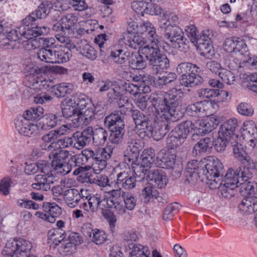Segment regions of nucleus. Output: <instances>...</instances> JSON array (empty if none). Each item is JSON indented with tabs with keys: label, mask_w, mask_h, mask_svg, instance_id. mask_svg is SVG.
<instances>
[{
	"label": "nucleus",
	"mask_w": 257,
	"mask_h": 257,
	"mask_svg": "<svg viewBox=\"0 0 257 257\" xmlns=\"http://www.w3.org/2000/svg\"><path fill=\"white\" fill-rule=\"evenodd\" d=\"M44 211L49 214L48 222L54 223L56 218L58 217L62 213V209L55 203H45L43 205Z\"/></svg>",
	"instance_id": "37998d69"
},
{
	"label": "nucleus",
	"mask_w": 257,
	"mask_h": 257,
	"mask_svg": "<svg viewBox=\"0 0 257 257\" xmlns=\"http://www.w3.org/2000/svg\"><path fill=\"white\" fill-rule=\"evenodd\" d=\"M83 242V239L80 234L75 232H70L60 246V251L64 254H69Z\"/></svg>",
	"instance_id": "412c9836"
},
{
	"label": "nucleus",
	"mask_w": 257,
	"mask_h": 257,
	"mask_svg": "<svg viewBox=\"0 0 257 257\" xmlns=\"http://www.w3.org/2000/svg\"><path fill=\"white\" fill-rule=\"evenodd\" d=\"M248 167H241L236 169L237 174L239 176L240 184L242 188H244L247 190H254L252 185L250 184L249 180L252 177V173L250 171L249 166Z\"/></svg>",
	"instance_id": "473e14b6"
},
{
	"label": "nucleus",
	"mask_w": 257,
	"mask_h": 257,
	"mask_svg": "<svg viewBox=\"0 0 257 257\" xmlns=\"http://www.w3.org/2000/svg\"><path fill=\"white\" fill-rule=\"evenodd\" d=\"M66 236L65 232H60L57 229H51L47 233V242L51 246L55 247L64 241Z\"/></svg>",
	"instance_id": "49530a36"
},
{
	"label": "nucleus",
	"mask_w": 257,
	"mask_h": 257,
	"mask_svg": "<svg viewBox=\"0 0 257 257\" xmlns=\"http://www.w3.org/2000/svg\"><path fill=\"white\" fill-rule=\"evenodd\" d=\"M144 148V143L140 140L132 139L128 143L125 154L124 155V162L130 164L131 166L138 161L140 151Z\"/></svg>",
	"instance_id": "6ab92c4d"
},
{
	"label": "nucleus",
	"mask_w": 257,
	"mask_h": 257,
	"mask_svg": "<svg viewBox=\"0 0 257 257\" xmlns=\"http://www.w3.org/2000/svg\"><path fill=\"white\" fill-rule=\"evenodd\" d=\"M57 122L58 117L56 115L48 113L43 115L38 124L40 130H48L56 126Z\"/></svg>",
	"instance_id": "79ce46f5"
},
{
	"label": "nucleus",
	"mask_w": 257,
	"mask_h": 257,
	"mask_svg": "<svg viewBox=\"0 0 257 257\" xmlns=\"http://www.w3.org/2000/svg\"><path fill=\"white\" fill-rule=\"evenodd\" d=\"M241 140L237 143L231 144L233 146V151L234 157L242 163H246L247 166L250 167L253 164V160L247 155V153L244 151L240 143Z\"/></svg>",
	"instance_id": "e433bc0d"
},
{
	"label": "nucleus",
	"mask_w": 257,
	"mask_h": 257,
	"mask_svg": "<svg viewBox=\"0 0 257 257\" xmlns=\"http://www.w3.org/2000/svg\"><path fill=\"white\" fill-rule=\"evenodd\" d=\"M65 46H60L54 51V57L56 59L54 63H63L68 62L72 56L71 49Z\"/></svg>",
	"instance_id": "c03bdc74"
},
{
	"label": "nucleus",
	"mask_w": 257,
	"mask_h": 257,
	"mask_svg": "<svg viewBox=\"0 0 257 257\" xmlns=\"http://www.w3.org/2000/svg\"><path fill=\"white\" fill-rule=\"evenodd\" d=\"M72 138L73 140L74 147L78 150L82 149L90 141L88 137L78 132L74 133Z\"/></svg>",
	"instance_id": "338daca9"
},
{
	"label": "nucleus",
	"mask_w": 257,
	"mask_h": 257,
	"mask_svg": "<svg viewBox=\"0 0 257 257\" xmlns=\"http://www.w3.org/2000/svg\"><path fill=\"white\" fill-rule=\"evenodd\" d=\"M24 79V83L26 86L30 88L29 91L33 94H36L34 97V101L36 104H43L45 102L50 101L52 100V97L47 94L45 91L47 90H35L31 86L27 85L26 83V75Z\"/></svg>",
	"instance_id": "de8ad7c7"
},
{
	"label": "nucleus",
	"mask_w": 257,
	"mask_h": 257,
	"mask_svg": "<svg viewBox=\"0 0 257 257\" xmlns=\"http://www.w3.org/2000/svg\"><path fill=\"white\" fill-rule=\"evenodd\" d=\"M130 166V164L123 162L114 169L115 172L120 171L117 174L116 180V183L118 186L122 184L123 182L126 181V179L127 180L130 174L132 173V169L131 168Z\"/></svg>",
	"instance_id": "ea45409f"
},
{
	"label": "nucleus",
	"mask_w": 257,
	"mask_h": 257,
	"mask_svg": "<svg viewBox=\"0 0 257 257\" xmlns=\"http://www.w3.org/2000/svg\"><path fill=\"white\" fill-rule=\"evenodd\" d=\"M148 177L158 188H164L167 184L168 179L166 175L162 169H158L152 171L149 174Z\"/></svg>",
	"instance_id": "58836bf2"
},
{
	"label": "nucleus",
	"mask_w": 257,
	"mask_h": 257,
	"mask_svg": "<svg viewBox=\"0 0 257 257\" xmlns=\"http://www.w3.org/2000/svg\"><path fill=\"white\" fill-rule=\"evenodd\" d=\"M183 96L180 89L173 88L168 91L164 99L159 97V104L155 103L157 106V119L175 121L182 117L183 112L180 104Z\"/></svg>",
	"instance_id": "423d86ee"
},
{
	"label": "nucleus",
	"mask_w": 257,
	"mask_h": 257,
	"mask_svg": "<svg viewBox=\"0 0 257 257\" xmlns=\"http://www.w3.org/2000/svg\"><path fill=\"white\" fill-rule=\"evenodd\" d=\"M77 21L75 16L72 14H69L60 19L53 26V30L55 31L70 30L74 26Z\"/></svg>",
	"instance_id": "2f4dec72"
},
{
	"label": "nucleus",
	"mask_w": 257,
	"mask_h": 257,
	"mask_svg": "<svg viewBox=\"0 0 257 257\" xmlns=\"http://www.w3.org/2000/svg\"><path fill=\"white\" fill-rule=\"evenodd\" d=\"M235 41L234 51L235 54L238 53L242 55L243 58L248 57L249 53L245 41L239 37H236Z\"/></svg>",
	"instance_id": "e2e57ef3"
},
{
	"label": "nucleus",
	"mask_w": 257,
	"mask_h": 257,
	"mask_svg": "<svg viewBox=\"0 0 257 257\" xmlns=\"http://www.w3.org/2000/svg\"><path fill=\"white\" fill-rule=\"evenodd\" d=\"M83 202L80 204V207L83 210L76 209L72 212L73 216L76 218L80 217H87L88 218H91L93 216V213L96 212L99 208H96L94 211L90 210L88 208L90 196H86L85 199L82 198Z\"/></svg>",
	"instance_id": "f704fd0d"
},
{
	"label": "nucleus",
	"mask_w": 257,
	"mask_h": 257,
	"mask_svg": "<svg viewBox=\"0 0 257 257\" xmlns=\"http://www.w3.org/2000/svg\"><path fill=\"white\" fill-rule=\"evenodd\" d=\"M230 143L231 144V138L224 133L221 134L220 131H218V137L214 141V145L215 150L217 152L224 151L226 146Z\"/></svg>",
	"instance_id": "5fc2aeb1"
},
{
	"label": "nucleus",
	"mask_w": 257,
	"mask_h": 257,
	"mask_svg": "<svg viewBox=\"0 0 257 257\" xmlns=\"http://www.w3.org/2000/svg\"><path fill=\"white\" fill-rule=\"evenodd\" d=\"M92 242L97 245H101L104 243L107 238L105 232L102 230L95 228L92 229L89 234Z\"/></svg>",
	"instance_id": "680f3d73"
},
{
	"label": "nucleus",
	"mask_w": 257,
	"mask_h": 257,
	"mask_svg": "<svg viewBox=\"0 0 257 257\" xmlns=\"http://www.w3.org/2000/svg\"><path fill=\"white\" fill-rule=\"evenodd\" d=\"M44 112V108L42 106L33 107L26 110L22 117L30 121L38 120L42 118Z\"/></svg>",
	"instance_id": "603ef678"
},
{
	"label": "nucleus",
	"mask_w": 257,
	"mask_h": 257,
	"mask_svg": "<svg viewBox=\"0 0 257 257\" xmlns=\"http://www.w3.org/2000/svg\"><path fill=\"white\" fill-rule=\"evenodd\" d=\"M213 145V142L211 138H205L200 140L194 146L193 153L198 155L201 153L209 152Z\"/></svg>",
	"instance_id": "a18cd8bd"
},
{
	"label": "nucleus",
	"mask_w": 257,
	"mask_h": 257,
	"mask_svg": "<svg viewBox=\"0 0 257 257\" xmlns=\"http://www.w3.org/2000/svg\"><path fill=\"white\" fill-rule=\"evenodd\" d=\"M198 72H192L189 74L182 75L180 83L182 85L186 87H192L197 85L202 81V78Z\"/></svg>",
	"instance_id": "8fccbe9b"
},
{
	"label": "nucleus",
	"mask_w": 257,
	"mask_h": 257,
	"mask_svg": "<svg viewBox=\"0 0 257 257\" xmlns=\"http://www.w3.org/2000/svg\"><path fill=\"white\" fill-rule=\"evenodd\" d=\"M239 137L245 142L248 153L251 152L257 143V127L252 120L244 121L239 128Z\"/></svg>",
	"instance_id": "f8f14e48"
},
{
	"label": "nucleus",
	"mask_w": 257,
	"mask_h": 257,
	"mask_svg": "<svg viewBox=\"0 0 257 257\" xmlns=\"http://www.w3.org/2000/svg\"><path fill=\"white\" fill-rule=\"evenodd\" d=\"M253 192L254 190H249L247 196L239 205V210L244 213L251 214L257 210V194H253Z\"/></svg>",
	"instance_id": "bb28decb"
},
{
	"label": "nucleus",
	"mask_w": 257,
	"mask_h": 257,
	"mask_svg": "<svg viewBox=\"0 0 257 257\" xmlns=\"http://www.w3.org/2000/svg\"><path fill=\"white\" fill-rule=\"evenodd\" d=\"M108 134L107 131L101 127L94 128L93 137V144L96 146L103 145L107 140Z\"/></svg>",
	"instance_id": "4d7b16f0"
},
{
	"label": "nucleus",
	"mask_w": 257,
	"mask_h": 257,
	"mask_svg": "<svg viewBox=\"0 0 257 257\" xmlns=\"http://www.w3.org/2000/svg\"><path fill=\"white\" fill-rule=\"evenodd\" d=\"M32 243L24 238H11L8 240L3 250L7 257L26 256L32 249Z\"/></svg>",
	"instance_id": "9d476101"
},
{
	"label": "nucleus",
	"mask_w": 257,
	"mask_h": 257,
	"mask_svg": "<svg viewBox=\"0 0 257 257\" xmlns=\"http://www.w3.org/2000/svg\"><path fill=\"white\" fill-rule=\"evenodd\" d=\"M73 144V140L72 138L67 137L58 140L56 143L50 144L47 147V150L51 151L50 154L56 150H62V148H65L71 146Z\"/></svg>",
	"instance_id": "bf43d9fd"
},
{
	"label": "nucleus",
	"mask_w": 257,
	"mask_h": 257,
	"mask_svg": "<svg viewBox=\"0 0 257 257\" xmlns=\"http://www.w3.org/2000/svg\"><path fill=\"white\" fill-rule=\"evenodd\" d=\"M143 93L139 94L138 98H136V101L138 106L142 110H144L147 106V102L148 100H150L152 103V105L153 106L156 111V116L157 115V106L155 105L156 103L158 104L159 96L156 94H152L150 96L148 95H143Z\"/></svg>",
	"instance_id": "72a5a7b5"
},
{
	"label": "nucleus",
	"mask_w": 257,
	"mask_h": 257,
	"mask_svg": "<svg viewBox=\"0 0 257 257\" xmlns=\"http://www.w3.org/2000/svg\"><path fill=\"white\" fill-rule=\"evenodd\" d=\"M35 176V183L32 184V187L34 189L43 190L47 191L51 188L50 184L53 183L54 181L53 174L49 166L48 172H40Z\"/></svg>",
	"instance_id": "5701e85b"
},
{
	"label": "nucleus",
	"mask_w": 257,
	"mask_h": 257,
	"mask_svg": "<svg viewBox=\"0 0 257 257\" xmlns=\"http://www.w3.org/2000/svg\"><path fill=\"white\" fill-rule=\"evenodd\" d=\"M141 160H138L136 164H133L131 167H135V169H137V171H140L145 174L154 164L156 165L157 159H155V150L151 148L144 150L141 155Z\"/></svg>",
	"instance_id": "f3484780"
},
{
	"label": "nucleus",
	"mask_w": 257,
	"mask_h": 257,
	"mask_svg": "<svg viewBox=\"0 0 257 257\" xmlns=\"http://www.w3.org/2000/svg\"><path fill=\"white\" fill-rule=\"evenodd\" d=\"M194 124V122L191 121H184L175 127L172 133L179 139H182V141L184 142L189 133H192L193 135H196Z\"/></svg>",
	"instance_id": "c756f323"
},
{
	"label": "nucleus",
	"mask_w": 257,
	"mask_h": 257,
	"mask_svg": "<svg viewBox=\"0 0 257 257\" xmlns=\"http://www.w3.org/2000/svg\"><path fill=\"white\" fill-rule=\"evenodd\" d=\"M194 124V122L191 121H184L175 127L172 133L179 139H182V141L184 142L189 133H192L193 135H196Z\"/></svg>",
	"instance_id": "7c9ffc66"
},
{
	"label": "nucleus",
	"mask_w": 257,
	"mask_h": 257,
	"mask_svg": "<svg viewBox=\"0 0 257 257\" xmlns=\"http://www.w3.org/2000/svg\"><path fill=\"white\" fill-rule=\"evenodd\" d=\"M178 19L175 13L165 11L159 18V25L165 31V38L168 40L174 48L186 52L189 48V42L184 36L182 30L176 25Z\"/></svg>",
	"instance_id": "39448f33"
},
{
	"label": "nucleus",
	"mask_w": 257,
	"mask_h": 257,
	"mask_svg": "<svg viewBox=\"0 0 257 257\" xmlns=\"http://www.w3.org/2000/svg\"><path fill=\"white\" fill-rule=\"evenodd\" d=\"M71 6L75 11L80 12L79 16L84 19L91 17L93 13L91 9H88L84 0L71 1Z\"/></svg>",
	"instance_id": "a19ab883"
},
{
	"label": "nucleus",
	"mask_w": 257,
	"mask_h": 257,
	"mask_svg": "<svg viewBox=\"0 0 257 257\" xmlns=\"http://www.w3.org/2000/svg\"><path fill=\"white\" fill-rule=\"evenodd\" d=\"M176 156L174 154L167 153L165 149H162L158 153L156 166L162 168H172L175 163Z\"/></svg>",
	"instance_id": "cd10ccee"
},
{
	"label": "nucleus",
	"mask_w": 257,
	"mask_h": 257,
	"mask_svg": "<svg viewBox=\"0 0 257 257\" xmlns=\"http://www.w3.org/2000/svg\"><path fill=\"white\" fill-rule=\"evenodd\" d=\"M200 54L206 57H211L214 54V50L209 37L203 32L199 39L197 43L194 44Z\"/></svg>",
	"instance_id": "a878e982"
},
{
	"label": "nucleus",
	"mask_w": 257,
	"mask_h": 257,
	"mask_svg": "<svg viewBox=\"0 0 257 257\" xmlns=\"http://www.w3.org/2000/svg\"><path fill=\"white\" fill-rule=\"evenodd\" d=\"M148 246L141 244H134L130 253V257H151Z\"/></svg>",
	"instance_id": "6e6d98bb"
},
{
	"label": "nucleus",
	"mask_w": 257,
	"mask_h": 257,
	"mask_svg": "<svg viewBox=\"0 0 257 257\" xmlns=\"http://www.w3.org/2000/svg\"><path fill=\"white\" fill-rule=\"evenodd\" d=\"M142 53H140L139 50V54L135 55L133 57L130 62V66L133 69L142 70L146 66V61L144 59ZM144 55H145L144 54Z\"/></svg>",
	"instance_id": "69168bd1"
},
{
	"label": "nucleus",
	"mask_w": 257,
	"mask_h": 257,
	"mask_svg": "<svg viewBox=\"0 0 257 257\" xmlns=\"http://www.w3.org/2000/svg\"><path fill=\"white\" fill-rule=\"evenodd\" d=\"M122 42L126 46L136 49L143 48L146 43V40L142 36L134 33H124L120 40V43Z\"/></svg>",
	"instance_id": "b1692460"
},
{
	"label": "nucleus",
	"mask_w": 257,
	"mask_h": 257,
	"mask_svg": "<svg viewBox=\"0 0 257 257\" xmlns=\"http://www.w3.org/2000/svg\"><path fill=\"white\" fill-rule=\"evenodd\" d=\"M15 127L19 133L23 136L33 138L40 133L38 123L30 122L22 117L15 120Z\"/></svg>",
	"instance_id": "dca6fc26"
},
{
	"label": "nucleus",
	"mask_w": 257,
	"mask_h": 257,
	"mask_svg": "<svg viewBox=\"0 0 257 257\" xmlns=\"http://www.w3.org/2000/svg\"><path fill=\"white\" fill-rule=\"evenodd\" d=\"M212 106V102L208 101H200L189 105L186 113L192 116L202 117L207 114L206 112Z\"/></svg>",
	"instance_id": "393cba45"
},
{
	"label": "nucleus",
	"mask_w": 257,
	"mask_h": 257,
	"mask_svg": "<svg viewBox=\"0 0 257 257\" xmlns=\"http://www.w3.org/2000/svg\"><path fill=\"white\" fill-rule=\"evenodd\" d=\"M24 19L22 21L21 25L8 32L5 30L3 24V21L0 20V45L5 47L10 45L9 41H16L17 40L25 38L28 40V45H31V48H36V42L35 38L41 35L47 34L49 29L47 27L31 26L28 23H24Z\"/></svg>",
	"instance_id": "20e7f679"
},
{
	"label": "nucleus",
	"mask_w": 257,
	"mask_h": 257,
	"mask_svg": "<svg viewBox=\"0 0 257 257\" xmlns=\"http://www.w3.org/2000/svg\"><path fill=\"white\" fill-rule=\"evenodd\" d=\"M105 125L109 130L112 128H124V123L121 115L117 113H112L105 117L104 121Z\"/></svg>",
	"instance_id": "c9c22d12"
},
{
	"label": "nucleus",
	"mask_w": 257,
	"mask_h": 257,
	"mask_svg": "<svg viewBox=\"0 0 257 257\" xmlns=\"http://www.w3.org/2000/svg\"><path fill=\"white\" fill-rule=\"evenodd\" d=\"M194 124V122L191 121H184L175 127L172 133L179 139H182V141L184 142L189 133H192L193 135H196Z\"/></svg>",
	"instance_id": "c85d7f7f"
},
{
	"label": "nucleus",
	"mask_w": 257,
	"mask_h": 257,
	"mask_svg": "<svg viewBox=\"0 0 257 257\" xmlns=\"http://www.w3.org/2000/svg\"><path fill=\"white\" fill-rule=\"evenodd\" d=\"M133 117L136 124V128L139 136L143 139H147L153 138L154 140L159 141L161 140L168 132L167 124L162 121L159 124V122L152 123L148 117L143 113L135 110L133 113ZM159 120V119H158ZM161 121V119H159Z\"/></svg>",
	"instance_id": "0eeeda50"
},
{
	"label": "nucleus",
	"mask_w": 257,
	"mask_h": 257,
	"mask_svg": "<svg viewBox=\"0 0 257 257\" xmlns=\"http://www.w3.org/2000/svg\"><path fill=\"white\" fill-rule=\"evenodd\" d=\"M26 75L27 85L34 87L36 83H40L43 80H47L45 75L50 72L58 75L68 73V69L60 66H39L35 63L28 64L24 70Z\"/></svg>",
	"instance_id": "1a4fd4ad"
},
{
	"label": "nucleus",
	"mask_w": 257,
	"mask_h": 257,
	"mask_svg": "<svg viewBox=\"0 0 257 257\" xmlns=\"http://www.w3.org/2000/svg\"><path fill=\"white\" fill-rule=\"evenodd\" d=\"M236 170L229 169L227 172L224 180H220V185L217 188H219L222 195L225 198H229L233 195V190L241 185Z\"/></svg>",
	"instance_id": "2eb2a0df"
},
{
	"label": "nucleus",
	"mask_w": 257,
	"mask_h": 257,
	"mask_svg": "<svg viewBox=\"0 0 257 257\" xmlns=\"http://www.w3.org/2000/svg\"><path fill=\"white\" fill-rule=\"evenodd\" d=\"M91 158L93 159L91 166L86 167L90 170L92 169L95 174L100 173L106 166L107 161L108 160L112 154L113 148L111 146H107L104 148H98L92 150Z\"/></svg>",
	"instance_id": "ddd939ff"
},
{
	"label": "nucleus",
	"mask_w": 257,
	"mask_h": 257,
	"mask_svg": "<svg viewBox=\"0 0 257 257\" xmlns=\"http://www.w3.org/2000/svg\"><path fill=\"white\" fill-rule=\"evenodd\" d=\"M63 116L73 117L74 127L87 125L95 118V107L92 100L86 95L76 93L64 99L61 103Z\"/></svg>",
	"instance_id": "f257e3e1"
},
{
	"label": "nucleus",
	"mask_w": 257,
	"mask_h": 257,
	"mask_svg": "<svg viewBox=\"0 0 257 257\" xmlns=\"http://www.w3.org/2000/svg\"><path fill=\"white\" fill-rule=\"evenodd\" d=\"M53 4L50 1H44L38 7V9L24 19V23H28L33 26L37 19L45 18L49 14L53 8Z\"/></svg>",
	"instance_id": "4be33fe9"
},
{
	"label": "nucleus",
	"mask_w": 257,
	"mask_h": 257,
	"mask_svg": "<svg viewBox=\"0 0 257 257\" xmlns=\"http://www.w3.org/2000/svg\"><path fill=\"white\" fill-rule=\"evenodd\" d=\"M108 193L110 196L107 198L98 193L90 196L89 203H88L89 209L94 211L96 208L104 209L113 208L118 214L123 215L125 214V208L120 199V197H122L123 194L125 193L119 186L118 189L112 190Z\"/></svg>",
	"instance_id": "6e6552de"
},
{
	"label": "nucleus",
	"mask_w": 257,
	"mask_h": 257,
	"mask_svg": "<svg viewBox=\"0 0 257 257\" xmlns=\"http://www.w3.org/2000/svg\"><path fill=\"white\" fill-rule=\"evenodd\" d=\"M33 89L35 90H49L52 88L55 91V95L58 97H64L67 94H70L74 89L75 86L73 83L68 82H62L54 85L52 80L48 79L47 80H43L40 83L35 84Z\"/></svg>",
	"instance_id": "4468645a"
},
{
	"label": "nucleus",
	"mask_w": 257,
	"mask_h": 257,
	"mask_svg": "<svg viewBox=\"0 0 257 257\" xmlns=\"http://www.w3.org/2000/svg\"><path fill=\"white\" fill-rule=\"evenodd\" d=\"M138 33L144 34L150 39L151 43L140 49V53L145 55L152 66L155 73H161L170 66L169 61L165 55L162 54L159 48V41L154 26L150 22H144L139 26Z\"/></svg>",
	"instance_id": "f03ea898"
},
{
	"label": "nucleus",
	"mask_w": 257,
	"mask_h": 257,
	"mask_svg": "<svg viewBox=\"0 0 257 257\" xmlns=\"http://www.w3.org/2000/svg\"><path fill=\"white\" fill-rule=\"evenodd\" d=\"M156 189L151 185L146 186L142 190L141 195L145 202H150L156 199L158 196Z\"/></svg>",
	"instance_id": "774afa93"
},
{
	"label": "nucleus",
	"mask_w": 257,
	"mask_h": 257,
	"mask_svg": "<svg viewBox=\"0 0 257 257\" xmlns=\"http://www.w3.org/2000/svg\"><path fill=\"white\" fill-rule=\"evenodd\" d=\"M25 172L28 175L34 174L38 171L40 172H48V166L47 163L44 161H39L37 163H26Z\"/></svg>",
	"instance_id": "09e8293b"
},
{
	"label": "nucleus",
	"mask_w": 257,
	"mask_h": 257,
	"mask_svg": "<svg viewBox=\"0 0 257 257\" xmlns=\"http://www.w3.org/2000/svg\"><path fill=\"white\" fill-rule=\"evenodd\" d=\"M124 82L112 81L110 89L108 93V96L112 100L117 99L122 95L124 90L123 85Z\"/></svg>",
	"instance_id": "13d9d810"
},
{
	"label": "nucleus",
	"mask_w": 257,
	"mask_h": 257,
	"mask_svg": "<svg viewBox=\"0 0 257 257\" xmlns=\"http://www.w3.org/2000/svg\"><path fill=\"white\" fill-rule=\"evenodd\" d=\"M219 123L218 117L215 115H209L202 119L194 121V126L196 135H203L214 130Z\"/></svg>",
	"instance_id": "a211bd4d"
},
{
	"label": "nucleus",
	"mask_w": 257,
	"mask_h": 257,
	"mask_svg": "<svg viewBox=\"0 0 257 257\" xmlns=\"http://www.w3.org/2000/svg\"><path fill=\"white\" fill-rule=\"evenodd\" d=\"M223 165L220 161L214 156L208 157L205 169L203 170V174H205L207 179V183L211 189H215L220 185V180L222 176L220 175V170Z\"/></svg>",
	"instance_id": "9b49d317"
},
{
	"label": "nucleus",
	"mask_w": 257,
	"mask_h": 257,
	"mask_svg": "<svg viewBox=\"0 0 257 257\" xmlns=\"http://www.w3.org/2000/svg\"><path fill=\"white\" fill-rule=\"evenodd\" d=\"M238 123V119L232 117L225 121L219 127V131L221 134L224 133L231 138V144L237 143L241 140V138L239 137Z\"/></svg>",
	"instance_id": "aec40b11"
},
{
	"label": "nucleus",
	"mask_w": 257,
	"mask_h": 257,
	"mask_svg": "<svg viewBox=\"0 0 257 257\" xmlns=\"http://www.w3.org/2000/svg\"><path fill=\"white\" fill-rule=\"evenodd\" d=\"M125 78L127 79V82H132V83L142 85L146 84L148 85L152 84V76L150 74H146L142 76L141 75L132 76L131 74L126 73Z\"/></svg>",
	"instance_id": "864d4df0"
},
{
	"label": "nucleus",
	"mask_w": 257,
	"mask_h": 257,
	"mask_svg": "<svg viewBox=\"0 0 257 257\" xmlns=\"http://www.w3.org/2000/svg\"><path fill=\"white\" fill-rule=\"evenodd\" d=\"M93 154L92 150L90 149L83 150L81 154L75 155L71 157L67 163L65 161L70 154L69 151L65 150H56L49 154V158L51 160L52 167L54 171L57 174L65 175L69 173L72 167H79L76 169L74 174L78 175L81 173V175H86V171L89 170L85 167H81L86 164L88 159L91 158Z\"/></svg>",
	"instance_id": "7ed1b4c3"
},
{
	"label": "nucleus",
	"mask_w": 257,
	"mask_h": 257,
	"mask_svg": "<svg viewBox=\"0 0 257 257\" xmlns=\"http://www.w3.org/2000/svg\"><path fill=\"white\" fill-rule=\"evenodd\" d=\"M37 56L41 61L46 63H54V61L56 59L55 57H54V51L44 48H42L38 51Z\"/></svg>",
	"instance_id": "052dcab7"
},
{
	"label": "nucleus",
	"mask_w": 257,
	"mask_h": 257,
	"mask_svg": "<svg viewBox=\"0 0 257 257\" xmlns=\"http://www.w3.org/2000/svg\"><path fill=\"white\" fill-rule=\"evenodd\" d=\"M199 69V68L196 65L188 62L181 63L177 67V72L182 75L192 72H198Z\"/></svg>",
	"instance_id": "0e129e2a"
},
{
	"label": "nucleus",
	"mask_w": 257,
	"mask_h": 257,
	"mask_svg": "<svg viewBox=\"0 0 257 257\" xmlns=\"http://www.w3.org/2000/svg\"><path fill=\"white\" fill-rule=\"evenodd\" d=\"M123 87L126 92L134 96L139 94L148 93L151 91L150 86L146 84L140 85L129 82H124Z\"/></svg>",
	"instance_id": "4c0bfd02"
},
{
	"label": "nucleus",
	"mask_w": 257,
	"mask_h": 257,
	"mask_svg": "<svg viewBox=\"0 0 257 257\" xmlns=\"http://www.w3.org/2000/svg\"><path fill=\"white\" fill-rule=\"evenodd\" d=\"M81 196L78 190L69 188L65 191L64 199L67 205L73 208L76 206L80 200Z\"/></svg>",
	"instance_id": "3c124183"
}]
</instances>
